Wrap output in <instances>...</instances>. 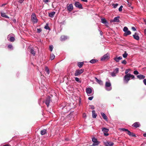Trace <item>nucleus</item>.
<instances>
[{"label": "nucleus", "instance_id": "nucleus-23", "mask_svg": "<svg viewBox=\"0 0 146 146\" xmlns=\"http://www.w3.org/2000/svg\"><path fill=\"white\" fill-rule=\"evenodd\" d=\"M101 114L102 116L103 117V119H105V120L107 121L108 120V118L107 116L106 115V114L103 113V112H102L101 113Z\"/></svg>", "mask_w": 146, "mask_h": 146}, {"label": "nucleus", "instance_id": "nucleus-13", "mask_svg": "<svg viewBox=\"0 0 146 146\" xmlns=\"http://www.w3.org/2000/svg\"><path fill=\"white\" fill-rule=\"evenodd\" d=\"M67 10L69 12L71 11L73 9V5L72 4H70L68 6L67 5Z\"/></svg>", "mask_w": 146, "mask_h": 146}, {"label": "nucleus", "instance_id": "nucleus-1", "mask_svg": "<svg viewBox=\"0 0 146 146\" xmlns=\"http://www.w3.org/2000/svg\"><path fill=\"white\" fill-rule=\"evenodd\" d=\"M135 77L134 75L128 73L125 75L123 78V81L125 83H127L129 80H130V78L133 79Z\"/></svg>", "mask_w": 146, "mask_h": 146}, {"label": "nucleus", "instance_id": "nucleus-53", "mask_svg": "<svg viewBox=\"0 0 146 146\" xmlns=\"http://www.w3.org/2000/svg\"><path fill=\"white\" fill-rule=\"evenodd\" d=\"M93 96H91V97H89L88 98V99L89 100H92V99H93Z\"/></svg>", "mask_w": 146, "mask_h": 146}, {"label": "nucleus", "instance_id": "nucleus-29", "mask_svg": "<svg viewBox=\"0 0 146 146\" xmlns=\"http://www.w3.org/2000/svg\"><path fill=\"white\" fill-rule=\"evenodd\" d=\"M97 115L95 113V110H93L92 111V116L93 118H95L96 117Z\"/></svg>", "mask_w": 146, "mask_h": 146}, {"label": "nucleus", "instance_id": "nucleus-25", "mask_svg": "<svg viewBox=\"0 0 146 146\" xmlns=\"http://www.w3.org/2000/svg\"><path fill=\"white\" fill-rule=\"evenodd\" d=\"M137 78L139 79L140 80L141 79H144L145 78V76L142 75V74H140L139 75L137 76Z\"/></svg>", "mask_w": 146, "mask_h": 146}, {"label": "nucleus", "instance_id": "nucleus-19", "mask_svg": "<svg viewBox=\"0 0 146 146\" xmlns=\"http://www.w3.org/2000/svg\"><path fill=\"white\" fill-rule=\"evenodd\" d=\"M133 38L137 40H139V37L136 33H135L134 35H133Z\"/></svg>", "mask_w": 146, "mask_h": 146}, {"label": "nucleus", "instance_id": "nucleus-20", "mask_svg": "<svg viewBox=\"0 0 146 146\" xmlns=\"http://www.w3.org/2000/svg\"><path fill=\"white\" fill-rule=\"evenodd\" d=\"M120 18L119 16H117L115 17L113 20L112 21H111V22L113 21L115 22H119V19Z\"/></svg>", "mask_w": 146, "mask_h": 146}, {"label": "nucleus", "instance_id": "nucleus-40", "mask_svg": "<svg viewBox=\"0 0 146 146\" xmlns=\"http://www.w3.org/2000/svg\"><path fill=\"white\" fill-rule=\"evenodd\" d=\"M50 72V71L48 68L47 67H46V73L48 75H49Z\"/></svg>", "mask_w": 146, "mask_h": 146}, {"label": "nucleus", "instance_id": "nucleus-11", "mask_svg": "<svg viewBox=\"0 0 146 146\" xmlns=\"http://www.w3.org/2000/svg\"><path fill=\"white\" fill-rule=\"evenodd\" d=\"M109 58V54H105L101 58V60H105L108 59Z\"/></svg>", "mask_w": 146, "mask_h": 146}, {"label": "nucleus", "instance_id": "nucleus-26", "mask_svg": "<svg viewBox=\"0 0 146 146\" xmlns=\"http://www.w3.org/2000/svg\"><path fill=\"white\" fill-rule=\"evenodd\" d=\"M67 37L66 36L62 35L61 36L60 38V40L61 41L65 40L67 39Z\"/></svg>", "mask_w": 146, "mask_h": 146}, {"label": "nucleus", "instance_id": "nucleus-37", "mask_svg": "<svg viewBox=\"0 0 146 146\" xmlns=\"http://www.w3.org/2000/svg\"><path fill=\"white\" fill-rule=\"evenodd\" d=\"M46 134V129H44L41 131V134L42 135H45Z\"/></svg>", "mask_w": 146, "mask_h": 146}, {"label": "nucleus", "instance_id": "nucleus-35", "mask_svg": "<svg viewBox=\"0 0 146 146\" xmlns=\"http://www.w3.org/2000/svg\"><path fill=\"white\" fill-rule=\"evenodd\" d=\"M98 61V60L96 59H92L90 61V62L91 63H94L97 62Z\"/></svg>", "mask_w": 146, "mask_h": 146}, {"label": "nucleus", "instance_id": "nucleus-18", "mask_svg": "<svg viewBox=\"0 0 146 146\" xmlns=\"http://www.w3.org/2000/svg\"><path fill=\"white\" fill-rule=\"evenodd\" d=\"M1 16L3 17L9 19V17L6 15L5 13H4L3 11H1Z\"/></svg>", "mask_w": 146, "mask_h": 146}, {"label": "nucleus", "instance_id": "nucleus-64", "mask_svg": "<svg viewBox=\"0 0 146 146\" xmlns=\"http://www.w3.org/2000/svg\"><path fill=\"white\" fill-rule=\"evenodd\" d=\"M3 146H11V145H4Z\"/></svg>", "mask_w": 146, "mask_h": 146}, {"label": "nucleus", "instance_id": "nucleus-33", "mask_svg": "<svg viewBox=\"0 0 146 146\" xmlns=\"http://www.w3.org/2000/svg\"><path fill=\"white\" fill-rule=\"evenodd\" d=\"M30 52L34 56H35V51L34 49L32 48L30 50Z\"/></svg>", "mask_w": 146, "mask_h": 146}, {"label": "nucleus", "instance_id": "nucleus-28", "mask_svg": "<svg viewBox=\"0 0 146 146\" xmlns=\"http://www.w3.org/2000/svg\"><path fill=\"white\" fill-rule=\"evenodd\" d=\"M111 84L110 82H106L105 83V86L107 88H110L111 86Z\"/></svg>", "mask_w": 146, "mask_h": 146}, {"label": "nucleus", "instance_id": "nucleus-63", "mask_svg": "<svg viewBox=\"0 0 146 146\" xmlns=\"http://www.w3.org/2000/svg\"><path fill=\"white\" fill-rule=\"evenodd\" d=\"M64 116H62V117H61V119H62L63 120L64 119Z\"/></svg>", "mask_w": 146, "mask_h": 146}, {"label": "nucleus", "instance_id": "nucleus-22", "mask_svg": "<svg viewBox=\"0 0 146 146\" xmlns=\"http://www.w3.org/2000/svg\"><path fill=\"white\" fill-rule=\"evenodd\" d=\"M95 78L96 81L97 82H98V84L101 85H103V82L101 80H98L96 77H95Z\"/></svg>", "mask_w": 146, "mask_h": 146}, {"label": "nucleus", "instance_id": "nucleus-30", "mask_svg": "<svg viewBox=\"0 0 146 146\" xmlns=\"http://www.w3.org/2000/svg\"><path fill=\"white\" fill-rule=\"evenodd\" d=\"M55 13L54 11L52 12L49 13L48 15L49 17L52 18L53 17H54Z\"/></svg>", "mask_w": 146, "mask_h": 146}, {"label": "nucleus", "instance_id": "nucleus-16", "mask_svg": "<svg viewBox=\"0 0 146 146\" xmlns=\"http://www.w3.org/2000/svg\"><path fill=\"white\" fill-rule=\"evenodd\" d=\"M104 144L106 146H111L113 145L114 143L113 142L107 141L104 142Z\"/></svg>", "mask_w": 146, "mask_h": 146}, {"label": "nucleus", "instance_id": "nucleus-59", "mask_svg": "<svg viewBox=\"0 0 146 146\" xmlns=\"http://www.w3.org/2000/svg\"><path fill=\"white\" fill-rule=\"evenodd\" d=\"M81 1L84 2H88L87 0H81Z\"/></svg>", "mask_w": 146, "mask_h": 146}, {"label": "nucleus", "instance_id": "nucleus-60", "mask_svg": "<svg viewBox=\"0 0 146 146\" xmlns=\"http://www.w3.org/2000/svg\"><path fill=\"white\" fill-rule=\"evenodd\" d=\"M128 0H127V2L128 3V5H129V6H130V5L131 4L130 3H129V1H128Z\"/></svg>", "mask_w": 146, "mask_h": 146}, {"label": "nucleus", "instance_id": "nucleus-21", "mask_svg": "<svg viewBox=\"0 0 146 146\" xmlns=\"http://www.w3.org/2000/svg\"><path fill=\"white\" fill-rule=\"evenodd\" d=\"M122 58L121 56H119L118 57H115L113 58V60L115 61L116 62H118L119 61V60H121Z\"/></svg>", "mask_w": 146, "mask_h": 146}, {"label": "nucleus", "instance_id": "nucleus-4", "mask_svg": "<svg viewBox=\"0 0 146 146\" xmlns=\"http://www.w3.org/2000/svg\"><path fill=\"white\" fill-rule=\"evenodd\" d=\"M84 72V69H83L76 70L74 73V76H78L82 74Z\"/></svg>", "mask_w": 146, "mask_h": 146}, {"label": "nucleus", "instance_id": "nucleus-43", "mask_svg": "<svg viewBox=\"0 0 146 146\" xmlns=\"http://www.w3.org/2000/svg\"><path fill=\"white\" fill-rule=\"evenodd\" d=\"M53 47L52 45H51L49 46V49L50 51H52V50Z\"/></svg>", "mask_w": 146, "mask_h": 146}, {"label": "nucleus", "instance_id": "nucleus-57", "mask_svg": "<svg viewBox=\"0 0 146 146\" xmlns=\"http://www.w3.org/2000/svg\"><path fill=\"white\" fill-rule=\"evenodd\" d=\"M51 91V90L50 89H49V90H48V93H50V92Z\"/></svg>", "mask_w": 146, "mask_h": 146}, {"label": "nucleus", "instance_id": "nucleus-42", "mask_svg": "<svg viewBox=\"0 0 146 146\" xmlns=\"http://www.w3.org/2000/svg\"><path fill=\"white\" fill-rule=\"evenodd\" d=\"M48 30L49 31H50V29L48 26V24L47 23H46V30Z\"/></svg>", "mask_w": 146, "mask_h": 146}, {"label": "nucleus", "instance_id": "nucleus-7", "mask_svg": "<svg viewBox=\"0 0 146 146\" xmlns=\"http://www.w3.org/2000/svg\"><path fill=\"white\" fill-rule=\"evenodd\" d=\"M13 35V34H10L9 35L7 36V39L8 40L11 42L14 41L15 40L14 37L12 36Z\"/></svg>", "mask_w": 146, "mask_h": 146}, {"label": "nucleus", "instance_id": "nucleus-36", "mask_svg": "<svg viewBox=\"0 0 146 146\" xmlns=\"http://www.w3.org/2000/svg\"><path fill=\"white\" fill-rule=\"evenodd\" d=\"M119 130L120 131H124L127 132L128 131V130L127 129H125L124 128H120L119 129Z\"/></svg>", "mask_w": 146, "mask_h": 146}, {"label": "nucleus", "instance_id": "nucleus-56", "mask_svg": "<svg viewBox=\"0 0 146 146\" xmlns=\"http://www.w3.org/2000/svg\"><path fill=\"white\" fill-rule=\"evenodd\" d=\"M104 134L105 136H108L109 135L108 133H104Z\"/></svg>", "mask_w": 146, "mask_h": 146}, {"label": "nucleus", "instance_id": "nucleus-39", "mask_svg": "<svg viewBox=\"0 0 146 146\" xmlns=\"http://www.w3.org/2000/svg\"><path fill=\"white\" fill-rule=\"evenodd\" d=\"M8 47L9 49H10L11 50H12L13 49V46L12 44H10L8 45Z\"/></svg>", "mask_w": 146, "mask_h": 146}, {"label": "nucleus", "instance_id": "nucleus-12", "mask_svg": "<svg viewBox=\"0 0 146 146\" xmlns=\"http://www.w3.org/2000/svg\"><path fill=\"white\" fill-rule=\"evenodd\" d=\"M51 97L50 96H48V97L46 99V105L48 107L50 102L51 101Z\"/></svg>", "mask_w": 146, "mask_h": 146}, {"label": "nucleus", "instance_id": "nucleus-15", "mask_svg": "<svg viewBox=\"0 0 146 146\" xmlns=\"http://www.w3.org/2000/svg\"><path fill=\"white\" fill-rule=\"evenodd\" d=\"M126 133L128 135L130 136L135 137H136V136L135 133L130 132L129 130Z\"/></svg>", "mask_w": 146, "mask_h": 146}, {"label": "nucleus", "instance_id": "nucleus-6", "mask_svg": "<svg viewBox=\"0 0 146 146\" xmlns=\"http://www.w3.org/2000/svg\"><path fill=\"white\" fill-rule=\"evenodd\" d=\"M74 115L70 113L66 117V119L68 121L73 120H74Z\"/></svg>", "mask_w": 146, "mask_h": 146}, {"label": "nucleus", "instance_id": "nucleus-44", "mask_svg": "<svg viewBox=\"0 0 146 146\" xmlns=\"http://www.w3.org/2000/svg\"><path fill=\"white\" fill-rule=\"evenodd\" d=\"M128 30V28L126 27H124L123 29V31L125 32L126 31H127Z\"/></svg>", "mask_w": 146, "mask_h": 146}, {"label": "nucleus", "instance_id": "nucleus-50", "mask_svg": "<svg viewBox=\"0 0 146 146\" xmlns=\"http://www.w3.org/2000/svg\"><path fill=\"white\" fill-rule=\"evenodd\" d=\"M121 63L122 64L125 65L127 63V62L125 60H123V61Z\"/></svg>", "mask_w": 146, "mask_h": 146}, {"label": "nucleus", "instance_id": "nucleus-5", "mask_svg": "<svg viewBox=\"0 0 146 146\" xmlns=\"http://www.w3.org/2000/svg\"><path fill=\"white\" fill-rule=\"evenodd\" d=\"M119 72V68H117L113 71V72L110 73L112 77H114L116 76V74Z\"/></svg>", "mask_w": 146, "mask_h": 146}, {"label": "nucleus", "instance_id": "nucleus-55", "mask_svg": "<svg viewBox=\"0 0 146 146\" xmlns=\"http://www.w3.org/2000/svg\"><path fill=\"white\" fill-rule=\"evenodd\" d=\"M143 82L144 84L146 85V79H145L143 80Z\"/></svg>", "mask_w": 146, "mask_h": 146}, {"label": "nucleus", "instance_id": "nucleus-34", "mask_svg": "<svg viewBox=\"0 0 146 146\" xmlns=\"http://www.w3.org/2000/svg\"><path fill=\"white\" fill-rule=\"evenodd\" d=\"M55 55L53 54H50V59L51 60H52L55 58Z\"/></svg>", "mask_w": 146, "mask_h": 146}, {"label": "nucleus", "instance_id": "nucleus-17", "mask_svg": "<svg viewBox=\"0 0 146 146\" xmlns=\"http://www.w3.org/2000/svg\"><path fill=\"white\" fill-rule=\"evenodd\" d=\"M132 126L133 127L137 128L139 127L140 126V124L139 122H136L134 123Z\"/></svg>", "mask_w": 146, "mask_h": 146}, {"label": "nucleus", "instance_id": "nucleus-46", "mask_svg": "<svg viewBox=\"0 0 146 146\" xmlns=\"http://www.w3.org/2000/svg\"><path fill=\"white\" fill-rule=\"evenodd\" d=\"M123 7L122 5H121L119 9V11L120 12H121L122 11V8Z\"/></svg>", "mask_w": 146, "mask_h": 146}, {"label": "nucleus", "instance_id": "nucleus-58", "mask_svg": "<svg viewBox=\"0 0 146 146\" xmlns=\"http://www.w3.org/2000/svg\"><path fill=\"white\" fill-rule=\"evenodd\" d=\"M7 4V3L3 4L1 6V7H2L3 6H5V5H6Z\"/></svg>", "mask_w": 146, "mask_h": 146}, {"label": "nucleus", "instance_id": "nucleus-10", "mask_svg": "<svg viewBox=\"0 0 146 146\" xmlns=\"http://www.w3.org/2000/svg\"><path fill=\"white\" fill-rule=\"evenodd\" d=\"M38 103L40 106L42 104L44 106L45 105L44 104H46V101L43 100L42 97L40 100H39Z\"/></svg>", "mask_w": 146, "mask_h": 146}, {"label": "nucleus", "instance_id": "nucleus-27", "mask_svg": "<svg viewBox=\"0 0 146 146\" xmlns=\"http://www.w3.org/2000/svg\"><path fill=\"white\" fill-rule=\"evenodd\" d=\"M84 64L83 62H78V63L77 66L79 67V68H81L83 66Z\"/></svg>", "mask_w": 146, "mask_h": 146}, {"label": "nucleus", "instance_id": "nucleus-47", "mask_svg": "<svg viewBox=\"0 0 146 146\" xmlns=\"http://www.w3.org/2000/svg\"><path fill=\"white\" fill-rule=\"evenodd\" d=\"M133 73L137 75L139 74V72L137 70H135L134 71Z\"/></svg>", "mask_w": 146, "mask_h": 146}, {"label": "nucleus", "instance_id": "nucleus-24", "mask_svg": "<svg viewBox=\"0 0 146 146\" xmlns=\"http://www.w3.org/2000/svg\"><path fill=\"white\" fill-rule=\"evenodd\" d=\"M86 92L88 94H90L92 93V89L90 88H87L86 89Z\"/></svg>", "mask_w": 146, "mask_h": 146}, {"label": "nucleus", "instance_id": "nucleus-9", "mask_svg": "<svg viewBox=\"0 0 146 146\" xmlns=\"http://www.w3.org/2000/svg\"><path fill=\"white\" fill-rule=\"evenodd\" d=\"M92 140L93 142L94 143L93 144L95 145H98L99 143L100 142L98 141L97 139L95 138L94 137H93L92 138Z\"/></svg>", "mask_w": 146, "mask_h": 146}, {"label": "nucleus", "instance_id": "nucleus-48", "mask_svg": "<svg viewBox=\"0 0 146 146\" xmlns=\"http://www.w3.org/2000/svg\"><path fill=\"white\" fill-rule=\"evenodd\" d=\"M42 31V29L40 28L37 29V32L38 33H39Z\"/></svg>", "mask_w": 146, "mask_h": 146}, {"label": "nucleus", "instance_id": "nucleus-2", "mask_svg": "<svg viewBox=\"0 0 146 146\" xmlns=\"http://www.w3.org/2000/svg\"><path fill=\"white\" fill-rule=\"evenodd\" d=\"M31 21L33 24H36L38 23V19L34 13H32L31 15Z\"/></svg>", "mask_w": 146, "mask_h": 146}, {"label": "nucleus", "instance_id": "nucleus-32", "mask_svg": "<svg viewBox=\"0 0 146 146\" xmlns=\"http://www.w3.org/2000/svg\"><path fill=\"white\" fill-rule=\"evenodd\" d=\"M109 129L105 127H103L102 129V131L103 132H105L106 133L108 132L109 131Z\"/></svg>", "mask_w": 146, "mask_h": 146}, {"label": "nucleus", "instance_id": "nucleus-31", "mask_svg": "<svg viewBox=\"0 0 146 146\" xmlns=\"http://www.w3.org/2000/svg\"><path fill=\"white\" fill-rule=\"evenodd\" d=\"M131 34V32L129 31H126L124 34V35L126 36L128 35H130Z\"/></svg>", "mask_w": 146, "mask_h": 146}, {"label": "nucleus", "instance_id": "nucleus-49", "mask_svg": "<svg viewBox=\"0 0 146 146\" xmlns=\"http://www.w3.org/2000/svg\"><path fill=\"white\" fill-rule=\"evenodd\" d=\"M46 82L45 80L42 81V84L44 86H45V84Z\"/></svg>", "mask_w": 146, "mask_h": 146}, {"label": "nucleus", "instance_id": "nucleus-51", "mask_svg": "<svg viewBox=\"0 0 146 146\" xmlns=\"http://www.w3.org/2000/svg\"><path fill=\"white\" fill-rule=\"evenodd\" d=\"M130 70L129 69H127L126 70L125 72V73L126 74H128V73L129 72V71Z\"/></svg>", "mask_w": 146, "mask_h": 146}, {"label": "nucleus", "instance_id": "nucleus-41", "mask_svg": "<svg viewBox=\"0 0 146 146\" xmlns=\"http://www.w3.org/2000/svg\"><path fill=\"white\" fill-rule=\"evenodd\" d=\"M75 80H76V82H78L79 83H81V81L80 80L79 78H78L77 77H75Z\"/></svg>", "mask_w": 146, "mask_h": 146}, {"label": "nucleus", "instance_id": "nucleus-38", "mask_svg": "<svg viewBox=\"0 0 146 146\" xmlns=\"http://www.w3.org/2000/svg\"><path fill=\"white\" fill-rule=\"evenodd\" d=\"M128 55V54L126 53V52H125V53L123 54V56L124 58H126L127 57Z\"/></svg>", "mask_w": 146, "mask_h": 146}, {"label": "nucleus", "instance_id": "nucleus-61", "mask_svg": "<svg viewBox=\"0 0 146 146\" xmlns=\"http://www.w3.org/2000/svg\"><path fill=\"white\" fill-rule=\"evenodd\" d=\"M143 135L144 137H146V133L143 134Z\"/></svg>", "mask_w": 146, "mask_h": 146}, {"label": "nucleus", "instance_id": "nucleus-3", "mask_svg": "<svg viewBox=\"0 0 146 146\" xmlns=\"http://www.w3.org/2000/svg\"><path fill=\"white\" fill-rule=\"evenodd\" d=\"M71 109V107L69 106H65L63 107L62 108V112L63 113H66L68 112Z\"/></svg>", "mask_w": 146, "mask_h": 146}, {"label": "nucleus", "instance_id": "nucleus-52", "mask_svg": "<svg viewBox=\"0 0 146 146\" xmlns=\"http://www.w3.org/2000/svg\"><path fill=\"white\" fill-rule=\"evenodd\" d=\"M25 0H19L18 1V2L20 3H22Z\"/></svg>", "mask_w": 146, "mask_h": 146}, {"label": "nucleus", "instance_id": "nucleus-8", "mask_svg": "<svg viewBox=\"0 0 146 146\" xmlns=\"http://www.w3.org/2000/svg\"><path fill=\"white\" fill-rule=\"evenodd\" d=\"M74 5L76 7L79 9H82L83 8L82 5L79 2H76L74 3Z\"/></svg>", "mask_w": 146, "mask_h": 146}, {"label": "nucleus", "instance_id": "nucleus-45", "mask_svg": "<svg viewBox=\"0 0 146 146\" xmlns=\"http://www.w3.org/2000/svg\"><path fill=\"white\" fill-rule=\"evenodd\" d=\"M112 5L113 6V7L115 8L117 7L118 5V4L117 3H116L115 4H113Z\"/></svg>", "mask_w": 146, "mask_h": 146}, {"label": "nucleus", "instance_id": "nucleus-14", "mask_svg": "<svg viewBox=\"0 0 146 146\" xmlns=\"http://www.w3.org/2000/svg\"><path fill=\"white\" fill-rule=\"evenodd\" d=\"M101 20L102 23L105 24L106 26H108V23L105 18H102Z\"/></svg>", "mask_w": 146, "mask_h": 146}, {"label": "nucleus", "instance_id": "nucleus-54", "mask_svg": "<svg viewBox=\"0 0 146 146\" xmlns=\"http://www.w3.org/2000/svg\"><path fill=\"white\" fill-rule=\"evenodd\" d=\"M131 29L133 31H136V29L134 27H132L131 28Z\"/></svg>", "mask_w": 146, "mask_h": 146}, {"label": "nucleus", "instance_id": "nucleus-62", "mask_svg": "<svg viewBox=\"0 0 146 146\" xmlns=\"http://www.w3.org/2000/svg\"><path fill=\"white\" fill-rule=\"evenodd\" d=\"M144 33H145V35H146V29H145V30H144Z\"/></svg>", "mask_w": 146, "mask_h": 146}]
</instances>
